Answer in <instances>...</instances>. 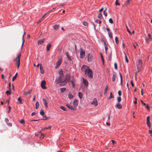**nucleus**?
Returning <instances> with one entry per match:
<instances>
[{"instance_id": "obj_1", "label": "nucleus", "mask_w": 152, "mask_h": 152, "mask_svg": "<svg viewBox=\"0 0 152 152\" xmlns=\"http://www.w3.org/2000/svg\"><path fill=\"white\" fill-rule=\"evenodd\" d=\"M59 76L58 79V84L60 86H62L65 85L66 82V80H63V78H64L63 74V71L61 69H60L58 71Z\"/></svg>"}, {"instance_id": "obj_2", "label": "nucleus", "mask_w": 152, "mask_h": 152, "mask_svg": "<svg viewBox=\"0 0 152 152\" xmlns=\"http://www.w3.org/2000/svg\"><path fill=\"white\" fill-rule=\"evenodd\" d=\"M85 74L90 78H92L93 77V72L89 68V67L86 69L85 70Z\"/></svg>"}, {"instance_id": "obj_3", "label": "nucleus", "mask_w": 152, "mask_h": 152, "mask_svg": "<svg viewBox=\"0 0 152 152\" xmlns=\"http://www.w3.org/2000/svg\"><path fill=\"white\" fill-rule=\"evenodd\" d=\"M21 56V54L19 53L15 58V60L16 61V65L17 66V68L18 69L20 66V57Z\"/></svg>"}, {"instance_id": "obj_4", "label": "nucleus", "mask_w": 152, "mask_h": 152, "mask_svg": "<svg viewBox=\"0 0 152 152\" xmlns=\"http://www.w3.org/2000/svg\"><path fill=\"white\" fill-rule=\"evenodd\" d=\"M142 61L141 60H138L137 63V68L138 69V72H139L141 68L142 67Z\"/></svg>"}, {"instance_id": "obj_5", "label": "nucleus", "mask_w": 152, "mask_h": 152, "mask_svg": "<svg viewBox=\"0 0 152 152\" xmlns=\"http://www.w3.org/2000/svg\"><path fill=\"white\" fill-rule=\"evenodd\" d=\"M80 58H83L85 56V51L83 50L82 48H80Z\"/></svg>"}, {"instance_id": "obj_6", "label": "nucleus", "mask_w": 152, "mask_h": 152, "mask_svg": "<svg viewBox=\"0 0 152 152\" xmlns=\"http://www.w3.org/2000/svg\"><path fill=\"white\" fill-rule=\"evenodd\" d=\"M150 117L149 116H148L147 117V122L146 124L148 125V126L150 128L151 127V124L150 121Z\"/></svg>"}, {"instance_id": "obj_7", "label": "nucleus", "mask_w": 152, "mask_h": 152, "mask_svg": "<svg viewBox=\"0 0 152 152\" xmlns=\"http://www.w3.org/2000/svg\"><path fill=\"white\" fill-rule=\"evenodd\" d=\"M91 104L94 105L95 106L97 105L98 102L96 98H95L93 99V102L91 103Z\"/></svg>"}, {"instance_id": "obj_8", "label": "nucleus", "mask_w": 152, "mask_h": 152, "mask_svg": "<svg viewBox=\"0 0 152 152\" xmlns=\"http://www.w3.org/2000/svg\"><path fill=\"white\" fill-rule=\"evenodd\" d=\"M46 83V82L45 80H43L42 82L41 87L42 89H46V87H45Z\"/></svg>"}, {"instance_id": "obj_9", "label": "nucleus", "mask_w": 152, "mask_h": 152, "mask_svg": "<svg viewBox=\"0 0 152 152\" xmlns=\"http://www.w3.org/2000/svg\"><path fill=\"white\" fill-rule=\"evenodd\" d=\"M117 78V74L115 72H113L112 77V81L115 82Z\"/></svg>"}, {"instance_id": "obj_10", "label": "nucleus", "mask_w": 152, "mask_h": 152, "mask_svg": "<svg viewBox=\"0 0 152 152\" xmlns=\"http://www.w3.org/2000/svg\"><path fill=\"white\" fill-rule=\"evenodd\" d=\"M63 78V80H66L67 83V82H68L70 80V77L69 75H67L66 76V77L64 79Z\"/></svg>"}, {"instance_id": "obj_11", "label": "nucleus", "mask_w": 152, "mask_h": 152, "mask_svg": "<svg viewBox=\"0 0 152 152\" xmlns=\"http://www.w3.org/2000/svg\"><path fill=\"white\" fill-rule=\"evenodd\" d=\"M32 91V89L28 90L27 91H25L23 92V94L24 95H27L28 94H30L31 93Z\"/></svg>"}, {"instance_id": "obj_12", "label": "nucleus", "mask_w": 152, "mask_h": 152, "mask_svg": "<svg viewBox=\"0 0 152 152\" xmlns=\"http://www.w3.org/2000/svg\"><path fill=\"white\" fill-rule=\"evenodd\" d=\"M83 80L85 86L87 87L88 84V82L86 79H84L83 78Z\"/></svg>"}, {"instance_id": "obj_13", "label": "nucleus", "mask_w": 152, "mask_h": 152, "mask_svg": "<svg viewBox=\"0 0 152 152\" xmlns=\"http://www.w3.org/2000/svg\"><path fill=\"white\" fill-rule=\"evenodd\" d=\"M77 101L78 100H77L75 99L74 100V101L73 102V105L75 108L76 107L77 105Z\"/></svg>"}, {"instance_id": "obj_14", "label": "nucleus", "mask_w": 152, "mask_h": 152, "mask_svg": "<svg viewBox=\"0 0 152 152\" xmlns=\"http://www.w3.org/2000/svg\"><path fill=\"white\" fill-rule=\"evenodd\" d=\"M45 41V39H42L40 40L37 42V45H42Z\"/></svg>"}, {"instance_id": "obj_15", "label": "nucleus", "mask_w": 152, "mask_h": 152, "mask_svg": "<svg viewBox=\"0 0 152 152\" xmlns=\"http://www.w3.org/2000/svg\"><path fill=\"white\" fill-rule=\"evenodd\" d=\"M122 1V2H121V3L123 5H127L130 3V1Z\"/></svg>"}, {"instance_id": "obj_16", "label": "nucleus", "mask_w": 152, "mask_h": 152, "mask_svg": "<svg viewBox=\"0 0 152 152\" xmlns=\"http://www.w3.org/2000/svg\"><path fill=\"white\" fill-rule=\"evenodd\" d=\"M92 55L91 54L88 53V61L90 62L92 61Z\"/></svg>"}, {"instance_id": "obj_17", "label": "nucleus", "mask_w": 152, "mask_h": 152, "mask_svg": "<svg viewBox=\"0 0 152 152\" xmlns=\"http://www.w3.org/2000/svg\"><path fill=\"white\" fill-rule=\"evenodd\" d=\"M66 105L69 109H70L72 110H76L72 106L69 104H66Z\"/></svg>"}, {"instance_id": "obj_18", "label": "nucleus", "mask_w": 152, "mask_h": 152, "mask_svg": "<svg viewBox=\"0 0 152 152\" xmlns=\"http://www.w3.org/2000/svg\"><path fill=\"white\" fill-rule=\"evenodd\" d=\"M40 73L42 74H43L44 73V71L43 69V67L41 66V64H40Z\"/></svg>"}, {"instance_id": "obj_19", "label": "nucleus", "mask_w": 152, "mask_h": 152, "mask_svg": "<svg viewBox=\"0 0 152 152\" xmlns=\"http://www.w3.org/2000/svg\"><path fill=\"white\" fill-rule=\"evenodd\" d=\"M42 101H43V102L44 103V105L47 108L48 107V105L46 101L45 100V99L44 98H43L42 99Z\"/></svg>"}, {"instance_id": "obj_20", "label": "nucleus", "mask_w": 152, "mask_h": 152, "mask_svg": "<svg viewBox=\"0 0 152 152\" xmlns=\"http://www.w3.org/2000/svg\"><path fill=\"white\" fill-rule=\"evenodd\" d=\"M39 133H41V135L40 137V138L41 139H43L45 136V134H42L41 131H40L39 132Z\"/></svg>"}, {"instance_id": "obj_21", "label": "nucleus", "mask_w": 152, "mask_h": 152, "mask_svg": "<svg viewBox=\"0 0 152 152\" xmlns=\"http://www.w3.org/2000/svg\"><path fill=\"white\" fill-rule=\"evenodd\" d=\"M115 107L119 109H121L122 107V105L119 103H118L115 106Z\"/></svg>"}, {"instance_id": "obj_22", "label": "nucleus", "mask_w": 152, "mask_h": 152, "mask_svg": "<svg viewBox=\"0 0 152 152\" xmlns=\"http://www.w3.org/2000/svg\"><path fill=\"white\" fill-rule=\"evenodd\" d=\"M51 44L49 43V44H48L47 45V47H46V48H47V51H48L50 48H51Z\"/></svg>"}, {"instance_id": "obj_23", "label": "nucleus", "mask_w": 152, "mask_h": 152, "mask_svg": "<svg viewBox=\"0 0 152 152\" xmlns=\"http://www.w3.org/2000/svg\"><path fill=\"white\" fill-rule=\"evenodd\" d=\"M114 97V95L112 94V92H110V95L108 97V99H110L112 98H113Z\"/></svg>"}, {"instance_id": "obj_24", "label": "nucleus", "mask_w": 152, "mask_h": 152, "mask_svg": "<svg viewBox=\"0 0 152 152\" xmlns=\"http://www.w3.org/2000/svg\"><path fill=\"white\" fill-rule=\"evenodd\" d=\"M108 88V86L107 85H106L105 88V89H104V94H106V93L107 91Z\"/></svg>"}, {"instance_id": "obj_25", "label": "nucleus", "mask_w": 152, "mask_h": 152, "mask_svg": "<svg viewBox=\"0 0 152 152\" xmlns=\"http://www.w3.org/2000/svg\"><path fill=\"white\" fill-rule=\"evenodd\" d=\"M68 97L69 99H71L73 98V96L70 93H69L68 94Z\"/></svg>"}, {"instance_id": "obj_26", "label": "nucleus", "mask_w": 152, "mask_h": 152, "mask_svg": "<svg viewBox=\"0 0 152 152\" xmlns=\"http://www.w3.org/2000/svg\"><path fill=\"white\" fill-rule=\"evenodd\" d=\"M61 62V58H59L58 61V67L60 65Z\"/></svg>"}, {"instance_id": "obj_27", "label": "nucleus", "mask_w": 152, "mask_h": 152, "mask_svg": "<svg viewBox=\"0 0 152 152\" xmlns=\"http://www.w3.org/2000/svg\"><path fill=\"white\" fill-rule=\"evenodd\" d=\"M39 106V102L37 101L35 103V108L36 109H37Z\"/></svg>"}, {"instance_id": "obj_28", "label": "nucleus", "mask_w": 152, "mask_h": 152, "mask_svg": "<svg viewBox=\"0 0 152 152\" xmlns=\"http://www.w3.org/2000/svg\"><path fill=\"white\" fill-rule=\"evenodd\" d=\"M17 75H18V74L17 73H16L15 74V76L14 77H12V81H14L15 80L16 78Z\"/></svg>"}, {"instance_id": "obj_29", "label": "nucleus", "mask_w": 152, "mask_h": 152, "mask_svg": "<svg viewBox=\"0 0 152 152\" xmlns=\"http://www.w3.org/2000/svg\"><path fill=\"white\" fill-rule=\"evenodd\" d=\"M78 95L79 98L81 99L83 97V94L81 92H79L78 93Z\"/></svg>"}, {"instance_id": "obj_30", "label": "nucleus", "mask_w": 152, "mask_h": 152, "mask_svg": "<svg viewBox=\"0 0 152 152\" xmlns=\"http://www.w3.org/2000/svg\"><path fill=\"white\" fill-rule=\"evenodd\" d=\"M115 41L116 43L118 44L119 43V40H118V39L117 37H115Z\"/></svg>"}, {"instance_id": "obj_31", "label": "nucleus", "mask_w": 152, "mask_h": 152, "mask_svg": "<svg viewBox=\"0 0 152 152\" xmlns=\"http://www.w3.org/2000/svg\"><path fill=\"white\" fill-rule=\"evenodd\" d=\"M11 89L5 92V94L7 95H9L10 94Z\"/></svg>"}, {"instance_id": "obj_32", "label": "nucleus", "mask_w": 152, "mask_h": 152, "mask_svg": "<svg viewBox=\"0 0 152 152\" xmlns=\"http://www.w3.org/2000/svg\"><path fill=\"white\" fill-rule=\"evenodd\" d=\"M108 35L109 37L111 39L112 38V33L111 32H108Z\"/></svg>"}, {"instance_id": "obj_33", "label": "nucleus", "mask_w": 152, "mask_h": 152, "mask_svg": "<svg viewBox=\"0 0 152 152\" xmlns=\"http://www.w3.org/2000/svg\"><path fill=\"white\" fill-rule=\"evenodd\" d=\"M98 18L100 19H101L102 18V13H99L98 16Z\"/></svg>"}, {"instance_id": "obj_34", "label": "nucleus", "mask_w": 152, "mask_h": 152, "mask_svg": "<svg viewBox=\"0 0 152 152\" xmlns=\"http://www.w3.org/2000/svg\"><path fill=\"white\" fill-rule=\"evenodd\" d=\"M119 75H120V78H121V83H122V79H123L122 75L121 74V73H120V72L119 73Z\"/></svg>"}, {"instance_id": "obj_35", "label": "nucleus", "mask_w": 152, "mask_h": 152, "mask_svg": "<svg viewBox=\"0 0 152 152\" xmlns=\"http://www.w3.org/2000/svg\"><path fill=\"white\" fill-rule=\"evenodd\" d=\"M66 56L67 58H68V59L69 60H71V58H70V57H69V55L68 53H66Z\"/></svg>"}, {"instance_id": "obj_36", "label": "nucleus", "mask_w": 152, "mask_h": 152, "mask_svg": "<svg viewBox=\"0 0 152 152\" xmlns=\"http://www.w3.org/2000/svg\"><path fill=\"white\" fill-rule=\"evenodd\" d=\"M18 100L20 104H21L22 103L21 102L22 100L20 97H19L18 99Z\"/></svg>"}, {"instance_id": "obj_37", "label": "nucleus", "mask_w": 152, "mask_h": 152, "mask_svg": "<svg viewBox=\"0 0 152 152\" xmlns=\"http://www.w3.org/2000/svg\"><path fill=\"white\" fill-rule=\"evenodd\" d=\"M60 108L62 110H64V111H67L66 110V109L63 106L60 107Z\"/></svg>"}, {"instance_id": "obj_38", "label": "nucleus", "mask_w": 152, "mask_h": 152, "mask_svg": "<svg viewBox=\"0 0 152 152\" xmlns=\"http://www.w3.org/2000/svg\"><path fill=\"white\" fill-rule=\"evenodd\" d=\"M126 29H127V31L130 34H132V33H131V31H130L129 30V29L128 28V27H127V26L126 25Z\"/></svg>"}, {"instance_id": "obj_39", "label": "nucleus", "mask_w": 152, "mask_h": 152, "mask_svg": "<svg viewBox=\"0 0 152 152\" xmlns=\"http://www.w3.org/2000/svg\"><path fill=\"white\" fill-rule=\"evenodd\" d=\"M71 83L72 85V87L73 88H74L75 87V84L74 82L73 81H71Z\"/></svg>"}, {"instance_id": "obj_40", "label": "nucleus", "mask_w": 152, "mask_h": 152, "mask_svg": "<svg viewBox=\"0 0 152 152\" xmlns=\"http://www.w3.org/2000/svg\"><path fill=\"white\" fill-rule=\"evenodd\" d=\"M51 126H49L47 127H45L44 128L45 129H50L51 128Z\"/></svg>"}, {"instance_id": "obj_41", "label": "nucleus", "mask_w": 152, "mask_h": 152, "mask_svg": "<svg viewBox=\"0 0 152 152\" xmlns=\"http://www.w3.org/2000/svg\"><path fill=\"white\" fill-rule=\"evenodd\" d=\"M106 10L107 9L106 8L105 10L103 11V14L105 17H106L107 16V13L106 12Z\"/></svg>"}, {"instance_id": "obj_42", "label": "nucleus", "mask_w": 152, "mask_h": 152, "mask_svg": "<svg viewBox=\"0 0 152 152\" xmlns=\"http://www.w3.org/2000/svg\"><path fill=\"white\" fill-rule=\"evenodd\" d=\"M25 42V40L24 39V37H23V36L22 37V48L23 47V46L24 44V42Z\"/></svg>"}, {"instance_id": "obj_43", "label": "nucleus", "mask_w": 152, "mask_h": 152, "mask_svg": "<svg viewBox=\"0 0 152 152\" xmlns=\"http://www.w3.org/2000/svg\"><path fill=\"white\" fill-rule=\"evenodd\" d=\"M66 90V88H62L60 89V91L61 92H63L65 91Z\"/></svg>"}, {"instance_id": "obj_44", "label": "nucleus", "mask_w": 152, "mask_h": 152, "mask_svg": "<svg viewBox=\"0 0 152 152\" xmlns=\"http://www.w3.org/2000/svg\"><path fill=\"white\" fill-rule=\"evenodd\" d=\"M121 97H117V100L119 102H121Z\"/></svg>"}, {"instance_id": "obj_45", "label": "nucleus", "mask_w": 152, "mask_h": 152, "mask_svg": "<svg viewBox=\"0 0 152 152\" xmlns=\"http://www.w3.org/2000/svg\"><path fill=\"white\" fill-rule=\"evenodd\" d=\"M109 22L111 24L113 23V21L112 18H110L109 20Z\"/></svg>"}, {"instance_id": "obj_46", "label": "nucleus", "mask_w": 152, "mask_h": 152, "mask_svg": "<svg viewBox=\"0 0 152 152\" xmlns=\"http://www.w3.org/2000/svg\"><path fill=\"white\" fill-rule=\"evenodd\" d=\"M40 114L42 115H44V111L42 110L40 112Z\"/></svg>"}, {"instance_id": "obj_47", "label": "nucleus", "mask_w": 152, "mask_h": 152, "mask_svg": "<svg viewBox=\"0 0 152 152\" xmlns=\"http://www.w3.org/2000/svg\"><path fill=\"white\" fill-rule=\"evenodd\" d=\"M115 4L116 5H120V3L118 2V1H116Z\"/></svg>"}, {"instance_id": "obj_48", "label": "nucleus", "mask_w": 152, "mask_h": 152, "mask_svg": "<svg viewBox=\"0 0 152 152\" xmlns=\"http://www.w3.org/2000/svg\"><path fill=\"white\" fill-rule=\"evenodd\" d=\"M114 67H115V69H117L118 66H117V63H114Z\"/></svg>"}, {"instance_id": "obj_49", "label": "nucleus", "mask_w": 152, "mask_h": 152, "mask_svg": "<svg viewBox=\"0 0 152 152\" xmlns=\"http://www.w3.org/2000/svg\"><path fill=\"white\" fill-rule=\"evenodd\" d=\"M20 122L22 124H23L25 123L23 119H21L20 121Z\"/></svg>"}, {"instance_id": "obj_50", "label": "nucleus", "mask_w": 152, "mask_h": 152, "mask_svg": "<svg viewBox=\"0 0 152 152\" xmlns=\"http://www.w3.org/2000/svg\"><path fill=\"white\" fill-rule=\"evenodd\" d=\"M83 24L84 26H86L88 25V23L87 22H83Z\"/></svg>"}, {"instance_id": "obj_51", "label": "nucleus", "mask_w": 152, "mask_h": 152, "mask_svg": "<svg viewBox=\"0 0 152 152\" xmlns=\"http://www.w3.org/2000/svg\"><path fill=\"white\" fill-rule=\"evenodd\" d=\"M125 59H126V61L128 63L129 61H128V59L127 58V56H126V55L125 54Z\"/></svg>"}, {"instance_id": "obj_52", "label": "nucleus", "mask_w": 152, "mask_h": 152, "mask_svg": "<svg viewBox=\"0 0 152 152\" xmlns=\"http://www.w3.org/2000/svg\"><path fill=\"white\" fill-rule=\"evenodd\" d=\"M145 107L148 110H149L150 109V107L149 106H148V104H147L146 105Z\"/></svg>"}, {"instance_id": "obj_53", "label": "nucleus", "mask_w": 152, "mask_h": 152, "mask_svg": "<svg viewBox=\"0 0 152 152\" xmlns=\"http://www.w3.org/2000/svg\"><path fill=\"white\" fill-rule=\"evenodd\" d=\"M42 19L41 18V19H40L37 22V24H38L40 23L42 21Z\"/></svg>"}, {"instance_id": "obj_54", "label": "nucleus", "mask_w": 152, "mask_h": 152, "mask_svg": "<svg viewBox=\"0 0 152 152\" xmlns=\"http://www.w3.org/2000/svg\"><path fill=\"white\" fill-rule=\"evenodd\" d=\"M118 93L119 96H121V91H119Z\"/></svg>"}, {"instance_id": "obj_55", "label": "nucleus", "mask_w": 152, "mask_h": 152, "mask_svg": "<svg viewBox=\"0 0 152 152\" xmlns=\"http://www.w3.org/2000/svg\"><path fill=\"white\" fill-rule=\"evenodd\" d=\"M7 124L8 125L10 126H12V124L11 123H7Z\"/></svg>"}, {"instance_id": "obj_56", "label": "nucleus", "mask_w": 152, "mask_h": 152, "mask_svg": "<svg viewBox=\"0 0 152 152\" xmlns=\"http://www.w3.org/2000/svg\"><path fill=\"white\" fill-rule=\"evenodd\" d=\"M53 27L55 30H56L57 29V25H55L53 26Z\"/></svg>"}, {"instance_id": "obj_57", "label": "nucleus", "mask_w": 152, "mask_h": 152, "mask_svg": "<svg viewBox=\"0 0 152 152\" xmlns=\"http://www.w3.org/2000/svg\"><path fill=\"white\" fill-rule=\"evenodd\" d=\"M105 49L106 53H107V50L108 49V48H107V46H105Z\"/></svg>"}, {"instance_id": "obj_58", "label": "nucleus", "mask_w": 152, "mask_h": 152, "mask_svg": "<svg viewBox=\"0 0 152 152\" xmlns=\"http://www.w3.org/2000/svg\"><path fill=\"white\" fill-rule=\"evenodd\" d=\"M149 133L151 134V136H152V130H149Z\"/></svg>"}, {"instance_id": "obj_59", "label": "nucleus", "mask_w": 152, "mask_h": 152, "mask_svg": "<svg viewBox=\"0 0 152 152\" xmlns=\"http://www.w3.org/2000/svg\"><path fill=\"white\" fill-rule=\"evenodd\" d=\"M43 118H44V120H46L47 119V117L46 115H43Z\"/></svg>"}, {"instance_id": "obj_60", "label": "nucleus", "mask_w": 152, "mask_h": 152, "mask_svg": "<svg viewBox=\"0 0 152 152\" xmlns=\"http://www.w3.org/2000/svg\"><path fill=\"white\" fill-rule=\"evenodd\" d=\"M8 108L9 109V110H8V113H9L10 112V110H11V107L10 106H9Z\"/></svg>"}, {"instance_id": "obj_61", "label": "nucleus", "mask_w": 152, "mask_h": 152, "mask_svg": "<svg viewBox=\"0 0 152 152\" xmlns=\"http://www.w3.org/2000/svg\"><path fill=\"white\" fill-rule=\"evenodd\" d=\"M5 121L7 123L9 121V119L7 118H5Z\"/></svg>"}, {"instance_id": "obj_62", "label": "nucleus", "mask_w": 152, "mask_h": 152, "mask_svg": "<svg viewBox=\"0 0 152 152\" xmlns=\"http://www.w3.org/2000/svg\"><path fill=\"white\" fill-rule=\"evenodd\" d=\"M111 141L112 142V143H113V144L114 145L115 144V143L116 142L115 141H114V140H111Z\"/></svg>"}, {"instance_id": "obj_63", "label": "nucleus", "mask_w": 152, "mask_h": 152, "mask_svg": "<svg viewBox=\"0 0 152 152\" xmlns=\"http://www.w3.org/2000/svg\"><path fill=\"white\" fill-rule=\"evenodd\" d=\"M131 84L132 85V87H134V84H133V81H132V80H131Z\"/></svg>"}, {"instance_id": "obj_64", "label": "nucleus", "mask_w": 152, "mask_h": 152, "mask_svg": "<svg viewBox=\"0 0 152 152\" xmlns=\"http://www.w3.org/2000/svg\"><path fill=\"white\" fill-rule=\"evenodd\" d=\"M36 114V113L35 112H33L31 114V115L32 116H33L34 115H35Z\"/></svg>"}]
</instances>
